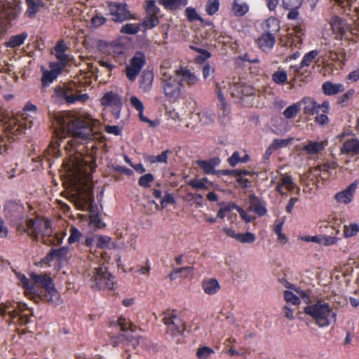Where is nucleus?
<instances>
[{
  "mask_svg": "<svg viewBox=\"0 0 359 359\" xmlns=\"http://www.w3.org/2000/svg\"><path fill=\"white\" fill-rule=\"evenodd\" d=\"M62 132V137L71 135L78 142L92 140L95 131V121L88 118L67 117L60 118L57 121Z\"/></svg>",
  "mask_w": 359,
  "mask_h": 359,
  "instance_id": "nucleus-1",
  "label": "nucleus"
},
{
  "mask_svg": "<svg viewBox=\"0 0 359 359\" xmlns=\"http://www.w3.org/2000/svg\"><path fill=\"white\" fill-rule=\"evenodd\" d=\"M304 311L320 327L329 326L336 321L337 313L325 299H320L309 303L304 307Z\"/></svg>",
  "mask_w": 359,
  "mask_h": 359,
  "instance_id": "nucleus-2",
  "label": "nucleus"
},
{
  "mask_svg": "<svg viewBox=\"0 0 359 359\" xmlns=\"http://www.w3.org/2000/svg\"><path fill=\"white\" fill-rule=\"evenodd\" d=\"M18 230L27 233L29 236L39 239V237L44 238L48 237V239H43L44 243L52 242L49 240V236L52 234V229L50 226V221L43 218L37 217L34 219H29L26 222V225H21L18 227Z\"/></svg>",
  "mask_w": 359,
  "mask_h": 359,
  "instance_id": "nucleus-3",
  "label": "nucleus"
},
{
  "mask_svg": "<svg viewBox=\"0 0 359 359\" xmlns=\"http://www.w3.org/2000/svg\"><path fill=\"white\" fill-rule=\"evenodd\" d=\"M89 284L94 290L112 289L114 286V277L109 273L104 264H97L90 269L88 271Z\"/></svg>",
  "mask_w": 359,
  "mask_h": 359,
  "instance_id": "nucleus-4",
  "label": "nucleus"
},
{
  "mask_svg": "<svg viewBox=\"0 0 359 359\" xmlns=\"http://www.w3.org/2000/svg\"><path fill=\"white\" fill-rule=\"evenodd\" d=\"M55 94L59 99L69 104L76 102H85L89 98L87 93H81L74 83L56 87Z\"/></svg>",
  "mask_w": 359,
  "mask_h": 359,
  "instance_id": "nucleus-5",
  "label": "nucleus"
},
{
  "mask_svg": "<svg viewBox=\"0 0 359 359\" xmlns=\"http://www.w3.org/2000/svg\"><path fill=\"white\" fill-rule=\"evenodd\" d=\"M161 86L167 100L171 102L177 101L182 95V83L177 77L163 72L160 79Z\"/></svg>",
  "mask_w": 359,
  "mask_h": 359,
  "instance_id": "nucleus-6",
  "label": "nucleus"
},
{
  "mask_svg": "<svg viewBox=\"0 0 359 359\" xmlns=\"http://www.w3.org/2000/svg\"><path fill=\"white\" fill-rule=\"evenodd\" d=\"M18 278L22 287L25 288L26 292H29L30 294L38 292L39 287H42L45 290L53 283L51 278L46 274L32 273L30 275L31 279H28L23 274H18Z\"/></svg>",
  "mask_w": 359,
  "mask_h": 359,
  "instance_id": "nucleus-7",
  "label": "nucleus"
},
{
  "mask_svg": "<svg viewBox=\"0 0 359 359\" xmlns=\"http://www.w3.org/2000/svg\"><path fill=\"white\" fill-rule=\"evenodd\" d=\"M20 4L15 1L11 2H0V40L6 34L4 21H11L15 19L20 13Z\"/></svg>",
  "mask_w": 359,
  "mask_h": 359,
  "instance_id": "nucleus-8",
  "label": "nucleus"
},
{
  "mask_svg": "<svg viewBox=\"0 0 359 359\" xmlns=\"http://www.w3.org/2000/svg\"><path fill=\"white\" fill-rule=\"evenodd\" d=\"M0 314L5 317L6 315L9 317V320L13 323H18L20 325H27L29 322V314L24 311L17 310L6 304L0 306Z\"/></svg>",
  "mask_w": 359,
  "mask_h": 359,
  "instance_id": "nucleus-9",
  "label": "nucleus"
},
{
  "mask_svg": "<svg viewBox=\"0 0 359 359\" xmlns=\"http://www.w3.org/2000/svg\"><path fill=\"white\" fill-rule=\"evenodd\" d=\"M163 322L167 326V333L172 337L182 335L185 330L184 322L177 315H165L163 318Z\"/></svg>",
  "mask_w": 359,
  "mask_h": 359,
  "instance_id": "nucleus-10",
  "label": "nucleus"
},
{
  "mask_svg": "<svg viewBox=\"0 0 359 359\" xmlns=\"http://www.w3.org/2000/svg\"><path fill=\"white\" fill-rule=\"evenodd\" d=\"M73 166L79 177L86 178L87 180L90 179V175L95 169L93 161L91 158L90 160L83 158L81 155L76 157Z\"/></svg>",
  "mask_w": 359,
  "mask_h": 359,
  "instance_id": "nucleus-11",
  "label": "nucleus"
},
{
  "mask_svg": "<svg viewBox=\"0 0 359 359\" xmlns=\"http://www.w3.org/2000/svg\"><path fill=\"white\" fill-rule=\"evenodd\" d=\"M23 118L25 120L24 123H22L15 117H11L6 122L5 130L8 136L10 135H18L22 133L26 128H31L33 127V121H27V117H23Z\"/></svg>",
  "mask_w": 359,
  "mask_h": 359,
  "instance_id": "nucleus-12",
  "label": "nucleus"
},
{
  "mask_svg": "<svg viewBox=\"0 0 359 359\" xmlns=\"http://www.w3.org/2000/svg\"><path fill=\"white\" fill-rule=\"evenodd\" d=\"M109 14L115 22H123L132 18V14L123 3L110 2L108 4Z\"/></svg>",
  "mask_w": 359,
  "mask_h": 359,
  "instance_id": "nucleus-13",
  "label": "nucleus"
},
{
  "mask_svg": "<svg viewBox=\"0 0 359 359\" xmlns=\"http://www.w3.org/2000/svg\"><path fill=\"white\" fill-rule=\"evenodd\" d=\"M144 64V55L140 52H137L126 68V73L128 79L132 81H135Z\"/></svg>",
  "mask_w": 359,
  "mask_h": 359,
  "instance_id": "nucleus-14",
  "label": "nucleus"
},
{
  "mask_svg": "<svg viewBox=\"0 0 359 359\" xmlns=\"http://www.w3.org/2000/svg\"><path fill=\"white\" fill-rule=\"evenodd\" d=\"M229 92L233 97L240 100L245 97L254 96L256 93V90L252 86L239 82H234L229 88Z\"/></svg>",
  "mask_w": 359,
  "mask_h": 359,
  "instance_id": "nucleus-15",
  "label": "nucleus"
},
{
  "mask_svg": "<svg viewBox=\"0 0 359 359\" xmlns=\"http://www.w3.org/2000/svg\"><path fill=\"white\" fill-rule=\"evenodd\" d=\"M101 103L104 106L112 107L116 118H118V113L121 110L122 102L117 94L112 92L106 93L102 98Z\"/></svg>",
  "mask_w": 359,
  "mask_h": 359,
  "instance_id": "nucleus-16",
  "label": "nucleus"
},
{
  "mask_svg": "<svg viewBox=\"0 0 359 359\" xmlns=\"http://www.w3.org/2000/svg\"><path fill=\"white\" fill-rule=\"evenodd\" d=\"M175 74L182 84L184 83L189 87L193 86L198 82L197 76L185 67L175 70Z\"/></svg>",
  "mask_w": 359,
  "mask_h": 359,
  "instance_id": "nucleus-17",
  "label": "nucleus"
},
{
  "mask_svg": "<svg viewBox=\"0 0 359 359\" xmlns=\"http://www.w3.org/2000/svg\"><path fill=\"white\" fill-rule=\"evenodd\" d=\"M297 187L292 176L287 174H282L280 175L279 182H278L276 186V191L281 195H286V192L283 190L285 189L286 191H292Z\"/></svg>",
  "mask_w": 359,
  "mask_h": 359,
  "instance_id": "nucleus-18",
  "label": "nucleus"
},
{
  "mask_svg": "<svg viewBox=\"0 0 359 359\" xmlns=\"http://www.w3.org/2000/svg\"><path fill=\"white\" fill-rule=\"evenodd\" d=\"M248 203L250 210L257 215L264 216L266 214V203L255 194L250 195Z\"/></svg>",
  "mask_w": 359,
  "mask_h": 359,
  "instance_id": "nucleus-19",
  "label": "nucleus"
},
{
  "mask_svg": "<svg viewBox=\"0 0 359 359\" xmlns=\"http://www.w3.org/2000/svg\"><path fill=\"white\" fill-rule=\"evenodd\" d=\"M340 153L351 156L358 155L359 140L353 137L346 140L340 148Z\"/></svg>",
  "mask_w": 359,
  "mask_h": 359,
  "instance_id": "nucleus-20",
  "label": "nucleus"
},
{
  "mask_svg": "<svg viewBox=\"0 0 359 359\" xmlns=\"http://www.w3.org/2000/svg\"><path fill=\"white\" fill-rule=\"evenodd\" d=\"M327 142L324 141H308L306 144L302 147V151L306 152L307 154L313 156L320 154L325 150Z\"/></svg>",
  "mask_w": 359,
  "mask_h": 359,
  "instance_id": "nucleus-21",
  "label": "nucleus"
},
{
  "mask_svg": "<svg viewBox=\"0 0 359 359\" xmlns=\"http://www.w3.org/2000/svg\"><path fill=\"white\" fill-rule=\"evenodd\" d=\"M229 83L224 81H222V82H216L215 83V92L217 95L218 99L219 100V103L218 104V107H219L220 110L222 111V116H226L229 114V109L227 103L225 101L224 95L222 93V90L226 88L227 85Z\"/></svg>",
  "mask_w": 359,
  "mask_h": 359,
  "instance_id": "nucleus-22",
  "label": "nucleus"
},
{
  "mask_svg": "<svg viewBox=\"0 0 359 359\" xmlns=\"http://www.w3.org/2000/svg\"><path fill=\"white\" fill-rule=\"evenodd\" d=\"M356 188L357 183H351L346 189L337 193L334 196L335 200L341 203H349L353 199V194L355 192Z\"/></svg>",
  "mask_w": 359,
  "mask_h": 359,
  "instance_id": "nucleus-23",
  "label": "nucleus"
},
{
  "mask_svg": "<svg viewBox=\"0 0 359 359\" xmlns=\"http://www.w3.org/2000/svg\"><path fill=\"white\" fill-rule=\"evenodd\" d=\"M43 299L55 305L62 303L59 292L55 289L53 283L48 286L43 294Z\"/></svg>",
  "mask_w": 359,
  "mask_h": 359,
  "instance_id": "nucleus-24",
  "label": "nucleus"
},
{
  "mask_svg": "<svg viewBox=\"0 0 359 359\" xmlns=\"http://www.w3.org/2000/svg\"><path fill=\"white\" fill-rule=\"evenodd\" d=\"M276 42L275 35L270 33L262 34L257 39L258 46L263 51L270 50Z\"/></svg>",
  "mask_w": 359,
  "mask_h": 359,
  "instance_id": "nucleus-25",
  "label": "nucleus"
},
{
  "mask_svg": "<svg viewBox=\"0 0 359 359\" xmlns=\"http://www.w3.org/2000/svg\"><path fill=\"white\" fill-rule=\"evenodd\" d=\"M299 103H300V106L304 104L303 111L306 115H314L315 114H318L320 110V104H317L313 98L304 97Z\"/></svg>",
  "mask_w": 359,
  "mask_h": 359,
  "instance_id": "nucleus-26",
  "label": "nucleus"
},
{
  "mask_svg": "<svg viewBox=\"0 0 359 359\" xmlns=\"http://www.w3.org/2000/svg\"><path fill=\"white\" fill-rule=\"evenodd\" d=\"M62 68L63 65H57L55 67L52 66L50 71H45L41 79L42 84L46 86L52 83L62 72Z\"/></svg>",
  "mask_w": 359,
  "mask_h": 359,
  "instance_id": "nucleus-27",
  "label": "nucleus"
},
{
  "mask_svg": "<svg viewBox=\"0 0 359 359\" xmlns=\"http://www.w3.org/2000/svg\"><path fill=\"white\" fill-rule=\"evenodd\" d=\"M322 90L325 95L331 96L342 93L345 88L342 83H334L331 81H325L322 85Z\"/></svg>",
  "mask_w": 359,
  "mask_h": 359,
  "instance_id": "nucleus-28",
  "label": "nucleus"
},
{
  "mask_svg": "<svg viewBox=\"0 0 359 359\" xmlns=\"http://www.w3.org/2000/svg\"><path fill=\"white\" fill-rule=\"evenodd\" d=\"M330 25L333 32L341 36L345 34L346 23L341 18L334 16L330 20Z\"/></svg>",
  "mask_w": 359,
  "mask_h": 359,
  "instance_id": "nucleus-29",
  "label": "nucleus"
},
{
  "mask_svg": "<svg viewBox=\"0 0 359 359\" xmlns=\"http://www.w3.org/2000/svg\"><path fill=\"white\" fill-rule=\"evenodd\" d=\"M202 286L204 292L210 295L216 294L220 288L219 282L215 278L205 280L203 282Z\"/></svg>",
  "mask_w": 359,
  "mask_h": 359,
  "instance_id": "nucleus-30",
  "label": "nucleus"
},
{
  "mask_svg": "<svg viewBox=\"0 0 359 359\" xmlns=\"http://www.w3.org/2000/svg\"><path fill=\"white\" fill-rule=\"evenodd\" d=\"M231 11L234 15L241 17L245 15L248 12L249 6L241 0H233Z\"/></svg>",
  "mask_w": 359,
  "mask_h": 359,
  "instance_id": "nucleus-31",
  "label": "nucleus"
},
{
  "mask_svg": "<svg viewBox=\"0 0 359 359\" xmlns=\"http://www.w3.org/2000/svg\"><path fill=\"white\" fill-rule=\"evenodd\" d=\"M26 4L27 6L26 14L30 18H34L43 5L42 0H26Z\"/></svg>",
  "mask_w": 359,
  "mask_h": 359,
  "instance_id": "nucleus-32",
  "label": "nucleus"
},
{
  "mask_svg": "<svg viewBox=\"0 0 359 359\" xmlns=\"http://www.w3.org/2000/svg\"><path fill=\"white\" fill-rule=\"evenodd\" d=\"M318 55V50H311L310 52H309L308 53H306L302 62H301V65L299 67H294V71L296 73L299 74L300 72V69L304 67H309L311 62H314L316 58L317 57V56Z\"/></svg>",
  "mask_w": 359,
  "mask_h": 359,
  "instance_id": "nucleus-33",
  "label": "nucleus"
},
{
  "mask_svg": "<svg viewBox=\"0 0 359 359\" xmlns=\"http://www.w3.org/2000/svg\"><path fill=\"white\" fill-rule=\"evenodd\" d=\"M158 4L167 10H175L187 4V0H158Z\"/></svg>",
  "mask_w": 359,
  "mask_h": 359,
  "instance_id": "nucleus-34",
  "label": "nucleus"
},
{
  "mask_svg": "<svg viewBox=\"0 0 359 359\" xmlns=\"http://www.w3.org/2000/svg\"><path fill=\"white\" fill-rule=\"evenodd\" d=\"M279 29V22L275 18H268L264 24V33H270L275 35Z\"/></svg>",
  "mask_w": 359,
  "mask_h": 359,
  "instance_id": "nucleus-35",
  "label": "nucleus"
},
{
  "mask_svg": "<svg viewBox=\"0 0 359 359\" xmlns=\"http://www.w3.org/2000/svg\"><path fill=\"white\" fill-rule=\"evenodd\" d=\"M154 81V74L151 72H145L142 75L140 81V88L144 91L148 92L151 90L152 86V83Z\"/></svg>",
  "mask_w": 359,
  "mask_h": 359,
  "instance_id": "nucleus-36",
  "label": "nucleus"
},
{
  "mask_svg": "<svg viewBox=\"0 0 359 359\" xmlns=\"http://www.w3.org/2000/svg\"><path fill=\"white\" fill-rule=\"evenodd\" d=\"M27 37V33H21L11 37L10 40L6 43V47L16 48L21 46Z\"/></svg>",
  "mask_w": 359,
  "mask_h": 359,
  "instance_id": "nucleus-37",
  "label": "nucleus"
},
{
  "mask_svg": "<svg viewBox=\"0 0 359 359\" xmlns=\"http://www.w3.org/2000/svg\"><path fill=\"white\" fill-rule=\"evenodd\" d=\"M117 324L120 327L121 331L124 332L129 330L131 333H133L136 330V326L124 317H119L117 320Z\"/></svg>",
  "mask_w": 359,
  "mask_h": 359,
  "instance_id": "nucleus-38",
  "label": "nucleus"
},
{
  "mask_svg": "<svg viewBox=\"0 0 359 359\" xmlns=\"http://www.w3.org/2000/svg\"><path fill=\"white\" fill-rule=\"evenodd\" d=\"M172 152L170 150L166 149L163 151L161 154L157 156H148L147 157V160L151 163H167V160L168 158V155L171 154Z\"/></svg>",
  "mask_w": 359,
  "mask_h": 359,
  "instance_id": "nucleus-39",
  "label": "nucleus"
},
{
  "mask_svg": "<svg viewBox=\"0 0 359 359\" xmlns=\"http://www.w3.org/2000/svg\"><path fill=\"white\" fill-rule=\"evenodd\" d=\"M68 250L66 248H60L59 249L52 250L48 252L46 259L48 261L57 257L58 259H64L67 256Z\"/></svg>",
  "mask_w": 359,
  "mask_h": 359,
  "instance_id": "nucleus-40",
  "label": "nucleus"
},
{
  "mask_svg": "<svg viewBox=\"0 0 359 359\" xmlns=\"http://www.w3.org/2000/svg\"><path fill=\"white\" fill-rule=\"evenodd\" d=\"M159 23V20L157 15L147 14L144 18L141 27H144L145 29H151Z\"/></svg>",
  "mask_w": 359,
  "mask_h": 359,
  "instance_id": "nucleus-41",
  "label": "nucleus"
},
{
  "mask_svg": "<svg viewBox=\"0 0 359 359\" xmlns=\"http://www.w3.org/2000/svg\"><path fill=\"white\" fill-rule=\"evenodd\" d=\"M198 166L207 174H217L218 171L215 170V164L212 161H197Z\"/></svg>",
  "mask_w": 359,
  "mask_h": 359,
  "instance_id": "nucleus-42",
  "label": "nucleus"
},
{
  "mask_svg": "<svg viewBox=\"0 0 359 359\" xmlns=\"http://www.w3.org/2000/svg\"><path fill=\"white\" fill-rule=\"evenodd\" d=\"M199 121L203 125H209L214 121L215 114L211 110H207L198 114Z\"/></svg>",
  "mask_w": 359,
  "mask_h": 359,
  "instance_id": "nucleus-43",
  "label": "nucleus"
},
{
  "mask_svg": "<svg viewBox=\"0 0 359 359\" xmlns=\"http://www.w3.org/2000/svg\"><path fill=\"white\" fill-rule=\"evenodd\" d=\"M272 80L278 85H283L287 82V74L283 69H278L272 74Z\"/></svg>",
  "mask_w": 359,
  "mask_h": 359,
  "instance_id": "nucleus-44",
  "label": "nucleus"
},
{
  "mask_svg": "<svg viewBox=\"0 0 359 359\" xmlns=\"http://www.w3.org/2000/svg\"><path fill=\"white\" fill-rule=\"evenodd\" d=\"M256 240V236L254 233L246 232L244 233H238L236 241L243 244L253 243Z\"/></svg>",
  "mask_w": 359,
  "mask_h": 359,
  "instance_id": "nucleus-45",
  "label": "nucleus"
},
{
  "mask_svg": "<svg viewBox=\"0 0 359 359\" xmlns=\"http://www.w3.org/2000/svg\"><path fill=\"white\" fill-rule=\"evenodd\" d=\"M300 110V103L297 102L287 107L283 111V115L286 118H292L296 116Z\"/></svg>",
  "mask_w": 359,
  "mask_h": 359,
  "instance_id": "nucleus-46",
  "label": "nucleus"
},
{
  "mask_svg": "<svg viewBox=\"0 0 359 359\" xmlns=\"http://www.w3.org/2000/svg\"><path fill=\"white\" fill-rule=\"evenodd\" d=\"M359 232V226L355 223L344 226V236L345 238H351L355 236Z\"/></svg>",
  "mask_w": 359,
  "mask_h": 359,
  "instance_id": "nucleus-47",
  "label": "nucleus"
},
{
  "mask_svg": "<svg viewBox=\"0 0 359 359\" xmlns=\"http://www.w3.org/2000/svg\"><path fill=\"white\" fill-rule=\"evenodd\" d=\"M141 27L140 24L127 23L121 27V32L123 34H135L140 31Z\"/></svg>",
  "mask_w": 359,
  "mask_h": 359,
  "instance_id": "nucleus-48",
  "label": "nucleus"
},
{
  "mask_svg": "<svg viewBox=\"0 0 359 359\" xmlns=\"http://www.w3.org/2000/svg\"><path fill=\"white\" fill-rule=\"evenodd\" d=\"M217 172L219 174L221 173V174H223V175H231V176H234V177L246 175H249L250 174L249 171L244 170H238V169H235V170H218Z\"/></svg>",
  "mask_w": 359,
  "mask_h": 359,
  "instance_id": "nucleus-49",
  "label": "nucleus"
},
{
  "mask_svg": "<svg viewBox=\"0 0 359 359\" xmlns=\"http://www.w3.org/2000/svg\"><path fill=\"white\" fill-rule=\"evenodd\" d=\"M355 93V90L353 89L348 90L346 93L341 95L338 98V104L341 105L342 107L346 106L348 104V102L351 100Z\"/></svg>",
  "mask_w": 359,
  "mask_h": 359,
  "instance_id": "nucleus-50",
  "label": "nucleus"
},
{
  "mask_svg": "<svg viewBox=\"0 0 359 359\" xmlns=\"http://www.w3.org/2000/svg\"><path fill=\"white\" fill-rule=\"evenodd\" d=\"M219 6V0H208L206 4L205 10L209 15H212L218 11Z\"/></svg>",
  "mask_w": 359,
  "mask_h": 359,
  "instance_id": "nucleus-51",
  "label": "nucleus"
},
{
  "mask_svg": "<svg viewBox=\"0 0 359 359\" xmlns=\"http://www.w3.org/2000/svg\"><path fill=\"white\" fill-rule=\"evenodd\" d=\"M338 166V164L335 161H327L323 165H318L316 169L319 171H323L326 172H330L331 170H335Z\"/></svg>",
  "mask_w": 359,
  "mask_h": 359,
  "instance_id": "nucleus-52",
  "label": "nucleus"
},
{
  "mask_svg": "<svg viewBox=\"0 0 359 359\" xmlns=\"http://www.w3.org/2000/svg\"><path fill=\"white\" fill-rule=\"evenodd\" d=\"M213 353L214 351L212 348L208 346H203L198 349L196 355L199 359H208Z\"/></svg>",
  "mask_w": 359,
  "mask_h": 359,
  "instance_id": "nucleus-53",
  "label": "nucleus"
},
{
  "mask_svg": "<svg viewBox=\"0 0 359 359\" xmlns=\"http://www.w3.org/2000/svg\"><path fill=\"white\" fill-rule=\"evenodd\" d=\"M284 299L287 303H292L293 305H298L300 304L299 297L290 291H285Z\"/></svg>",
  "mask_w": 359,
  "mask_h": 359,
  "instance_id": "nucleus-54",
  "label": "nucleus"
},
{
  "mask_svg": "<svg viewBox=\"0 0 359 359\" xmlns=\"http://www.w3.org/2000/svg\"><path fill=\"white\" fill-rule=\"evenodd\" d=\"M126 339H127L126 334H120L116 336H113L110 337L109 344L112 346L116 347L120 344H123Z\"/></svg>",
  "mask_w": 359,
  "mask_h": 359,
  "instance_id": "nucleus-55",
  "label": "nucleus"
},
{
  "mask_svg": "<svg viewBox=\"0 0 359 359\" xmlns=\"http://www.w3.org/2000/svg\"><path fill=\"white\" fill-rule=\"evenodd\" d=\"M70 233H71L70 236L68 238L69 243H74L79 241V239L81 236V233L79 231V229H77L74 226H72L70 229Z\"/></svg>",
  "mask_w": 359,
  "mask_h": 359,
  "instance_id": "nucleus-56",
  "label": "nucleus"
},
{
  "mask_svg": "<svg viewBox=\"0 0 359 359\" xmlns=\"http://www.w3.org/2000/svg\"><path fill=\"white\" fill-rule=\"evenodd\" d=\"M154 180L153 175L147 173L140 177L138 184L140 187H148L149 184Z\"/></svg>",
  "mask_w": 359,
  "mask_h": 359,
  "instance_id": "nucleus-57",
  "label": "nucleus"
},
{
  "mask_svg": "<svg viewBox=\"0 0 359 359\" xmlns=\"http://www.w3.org/2000/svg\"><path fill=\"white\" fill-rule=\"evenodd\" d=\"M111 238L107 236H97L96 245L97 248H107Z\"/></svg>",
  "mask_w": 359,
  "mask_h": 359,
  "instance_id": "nucleus-58",
  "label": "nucleus"
},
{
  "mask_svg": "<svg viewBox=\"0 0 359 359\" xmlns=\"http://www.w3.org/2000/svg\"><path fill=\"white\" fill-rule=\"evenodd\" d=\"M303 0H283V5L286 9L299 8Z\"/></svg>",
  "mask_w": 359,
  "mask_h": 359,
  "instance_id": "nucleus-59",
  "label": "nucleus"
},
{
  "mask_svg": "<svg viewBox=\"0 0 359 359\" xmlns=\"http://www.w3.org/2000/svg\"><path fill=\"white\" fill-rule=\"evenodd\" d=\"M232 207L236 209L239 213L241 217L246 222H250L254 219L253 217L249 215L242 208L233 205Z\"/></svg>",
  "mask_w": 359,
  "mask_h": 359,
  "instance_id": "nucleus-60",
  "label": "nucleus"
},
{
  "mask_svg": "<svg viewBox=\"0 0 359 359\" xmlns=\"http://www.w3.org/2000/svg\"><path fill=\"white\" fill-rule=\"evenodd\" d=\"M337 241V238L335 236L320 235V244H323L325 246H329V245L336 243Z\"/></svg>",
  "mask_w": 359,
  "mask_h": 359,
  "instance_id": "nucleus-61",
  "label": "nucleus"
},
{
  "mask_svg": "<svg viewBox=\"0 0 359 359\" xmlns=\"http://www.w3.org/2000/svg\"><path fill=\"white\" fill-rule=\"evenodd\" d=\"M147 13L151 15H158L159 9L156 7L154 1H148L147 2Z\"/></svg>",
  "mask_w": 359,
  "mask_h": 359,
  "instance_id": "nucleus-62",
  "label": "nucleus"
},
{
  "mask_svg": "<svg viewBox=\"0 0 359 359\" xmlns=\"http://www.w3.org/2000/svg\"><path fill=\"white\" fill-rule=\"evenodd\" d=\"M227 161L232 167L236 165L239 163H241V157L240 156L239 152L234 151L231 156L228 158Z\"/></svg>",
  "mask_w": 359,
  "mask_h": 359,
  "instance_id": "nucleus-63",
  "label": "nucleus"
},
{
  "mask_svg": "<svg viewBox=\"0 0 359 359\" xmlns=\"http://www.w3.org/2000/svg\"><path fill=\"white\" fill-rule=\"evenodd\" d=\"M287 144H288V140H287L276 139L273 141L272 144L269 147V149L275 150L278 148L285 147Z\"/></svg>",
  "mask_w": 359,
  "mask_h": 359,
  "instance_id": "nucleus-64",
  "label": "nucleus"
}]
</instances>
